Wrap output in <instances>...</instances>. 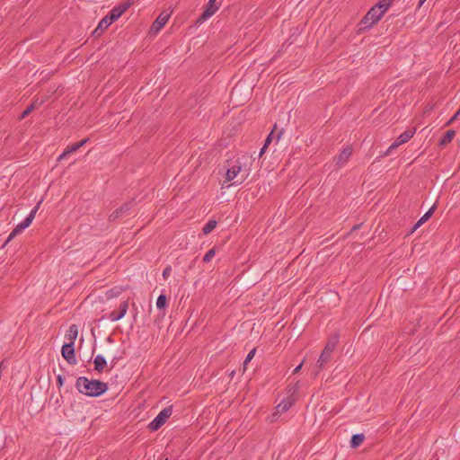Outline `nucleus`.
Listing matches in <instances>:
<instances>
[{
    "label": "nucleus",
    "instance_id": "1",
    "mask_svg": "<svg viewBox=\"0 0 460 460\" xmlns=\"http://www.w3.org/2000/svg\"><path fill=\"white\" fill-rule=\"evenodd\" d=\"M76 390L89 397H98L108 390V385L105 382L97 379H88L85 376H80L75 382Z\"/></svg>",
    "mask_w": 460,
    "mask_h": 460
},
{
    "label": "nucleus",
    "instance_id": "2",
    "mask_svg": "<svg viewBox=\"0 0 460 460\" xmlns=\"http://www.w3.org/2000/svg\"><path fill=\"white\" fill-rule=\"evenodd\" d=\"M382 7V4H376L368 10L358 24L360 26L359 31L371 28L382 18L385 14L384 10L381 9Z\"/></svg>",
    "mask_w": 460,
    "mask_h": 460
},
{
    "label": "nucleus",
    "instance_id": "3",
    "mask_svg": "<svg viewBox=\"0 0 460 460\" xmlns=\"http://www.w3.org/2000/svg\"><path fill=\"white\" fill-rule=\"evenodd\" d=\"M338 342H339V335L338 334H333L332 336H331L328 339V341H327V342H326V344L317 360V366L320 369H322L324 367V365L330 361L332 353L334 351Z\"/></svg>",
    "mask_w": 460,
    "mask_h": 460
},
{
    "label": "nucleus",
    "instance_id": "4",
    "mask_svg": "<svg viewBox=\"0 0 460 460\" xmlns=\"http://www.w3.org/2000/svg\"><path fill=\"white\" fill-rule=\"evenodd\" d=\"M41 204V201H40L34 208L31 211V213L27 216V217L22 221L21 222L20 224H18L13 229V231L10 233V234L8 235L6 241L4 242V243L3 244V247H4L9 242H11L17 234H21L25 228L29 227L31 224V222L33 221V219L35 218V216H36V213L40 208Z\"/></svg>",
    "mask_w": 460,
    "mask_h": 460
},
{
    "label": "nucleus",
    "instance_id": "5",
    "mask_svg": "<svg viewBox=\"0 0 460 460\" xmlns=\"http://www.w3.org/2000/svg\"><path fill=\"white\" fill-rule=\"evenodd\" d=\"M172 414V406L163 409L158 415L148 424L151 431L158 430Z\"/></svg>",
    "mask_w": 460,
    "mask_h": 460
},
{
    "label": "nucleus",
    "instance_id": "6",
    "mask_svg": "<svg viewBox=\"0 0 460 460\" xmlns=\"http://www.w3.org/2000/svg\"><path fill=\"white\" fill-rule=\"evenodd\" d=\"M135 3V0H127L114 6L107 14L110 21L116 22Z\"/></svg>",
    "mask_w": 460,
    "mask_h": 460
},
{
    "label": "nucleus",
    "instance_id": "7",
    "mask_svg": "<svg viewBox=\"0 0 460 460\" xmlns=\"http://www.w3.org/2000/svg\"><path fill=\"white\" fill-rule=\"evenodd\" d=\"M135 204L134 200H130L128 202H125L120 207L116 208L110 216H109V221L114 222L118 220L119 218H121L125 216L129 215L130 209L133 208Z\"/></svg>",
    "mask_w": 460,
    "mask_h": 460
},
{
    "label": "nucleus",
    "instance_id": "8",
    "mask_svg": "<svg viewBox=\"0 0 460 460\" xmlns=\"http://www.w3.org/2000/svg\"><path fill=\"white\" fill-rule=\"evenodd\" d=\"M61 355L68 364L75 365L76 363L75 343L73 341L65 343L61 348Z\"/></svg>",
    "mask_w": 460,
    "mask_h": 460
},
{
    "label": "nucleus",
    "instance_id": "9",
    "mask_svg": "<svg viewBox=\"0 0 460 460\" xmlns=\"http://www.w3.org/2000/svg\"><path fill=\"white\" fill-rule=\"evenodd\" d=\"M217 0H208V4H206V8L204 12L200 14V16L198 18L197 22L201 23L205 22L207 19L211 17L218 9L220 6L219 4H216Z\"/></svg>",
    "mask_w": 460,
    "mask_h": 460
},
{
    "label": "nucleus",
    "instance_id": "10",
    "mask_svg": "<svg viewBox=\"0 0 460 460\" xmlns=\"http://www.w3.org/2000/svg\"><path fill=\"white\" fill-rule=\"evenodd\" d=\"M169 17H170V15L165 12H163L162 13H160L159 16L152 23L150 31L154 33L159 32L161 31V29L168 22Z\"/></svg>",
    "mask_w": 460,
    "mask_h": 460
},
{
    "label": "nucleus",
    "instance_id": "11",
    "mask_svg": "<svg viewBox=\"0 0 460 460\" xmlns=\"http://www.w3.org/2000/svg\"><path fill=\"white\" fill-rule=\"evenodd\" d=\"M415 128H408L402 133L391 145V148H397L399 146L408 142L415 134Z\"/></svg>",
    "mask_w": 460,
    "mask_h": 460
},
{
    "label": "nucleus",
    "instance_id": "12",
    "mask_svg": "<svg viewBox=\"0 0 460 460\" xmlns=\"http://www.w3.org/2000/svg\"><path fill=\"white\" fill-rule=\"evenodd\" d=\"M128 300L126 301H123L120 305H119V311H112L109 314V316L108 318L111 321V322H117V321H119L120 319H122L125 314H127V311H128Z\"/></svg>",
    "mask_w": 460,
    "mask_h": 460
},
{
    "label": "nucleus",
    "instance_id": "13",
    "mask_svg": "<svg viewBox=\"0 0 460 460\" xmlns=\"http://www.w3.org/2000/svg\"><path fill=\"white\" fill-rule=\"evenodd\" d=\"M88 140L89 138H84L79 142L74 143L73 145L67 146L64 150V152L58 156V161L65 159L68 155L77 151L79 148L84 146Z\"/></svg>",
    "mask_w": 460,
    "mask_h": 460
},
{
    "label": "nucleus",
    "instance_id": "14",
    "mask_svg": "<svg viewBox=\"0 0 460 460\" xmlns=\"http://www.w3.org/2000/svg\"><path fill=\"white\" fill-rule=\"evenodd\" d=\"M351 154H352L351 146H348L344 147L337 157L336 164L339 167H341L344 164L347 163V161L350 157Z\"/></svg>",
    "mask_w": 460,
    "mask_h": 460
},
{
    "label": "nucleus",
    "instance_id": "15",
    "mask_svg": "<svg viewBox=\"0 0 460 460\" xmlns=\"http://www.w3.org/2000/svg\"><path fill=\"white\" fill-rule=\"evenodd\" d=\"M242 167L240 164H234L232 167L228 168L226 172V181H230L234 180L237 175L241 172Z\"/></svg>",
    "mask_w": 460,
    "mask_h": 460
},
{
    "label": "nucleus",
    "instance_id": "16",
    "mask_svg": "<svg viewBox=\"0 0 460 460\" xmlns=\"http://www.w3.org/2000/svg\"><path fill=\"white\" fill-rule=\"evenodd\" d=\"M94 370L98 373H102L107 367V361L102 355H97L93 359Z\"/></svg>",
    "mask_w": 460,
    "mask_h": 460
},
{
    "label": "nucleus",
    "instance_id": "17",
    "mask_svg": "<svg viewBox=\"0 0 460 460\" xmlns=\"http://www.w3.org/2000/svg\"><path fill=\"white\" fill-rule=\"evenodd\" d=\"M456 136V131L453 130V129H449L447 130L444 136L441 137L440 141H439V146H447V144H449L452 139L454 138V137Z\"/></svg>",
    "mask_w": 460,
    "mask_h": 460
},
{
    "label": "nucleus",
    "instance_id": "18",
    "mask_svg": "<svg viewBox=\"0 0 460 460\" xmlns=\"http://www.w3.org/2000/svg\"><path fill=\"white\" fill-rule=\"evenodd\" d=\"M364 439H365V436L362 433L352 435V437L350 438V442H349L350 447L352 448L358 447L363 443Z\"/></svg>",
    "mask_w": 460,
    "mask_h": 460
},
{
    "label": "nucleus",
    "instance_id": "19",
    "mask_svg": "<svg viewBox=\"0 0 460 460\" xmlns=\"http://www.w3.org/2000/svg\"><path fill=\"white\" fill-rule=\"evenodd\" d=\"M292 405H293V401L283 400L277 405L276 411H277V413L286 412Z\"/></svg>",
    "mask_w": 460,
    "mask_h": 460
},
{
    "label": "nucleus",
    "instance_id": "20",
    "mask_svg": "<svg viewBox=\"0 0 460 460\" xmlns=\"http://www.w3.org/2000/svg\"><path fill=\"white\" fill-rule=\"evenodd\" d=\"M217 225V222L214 219H210L207 222V224L203 226L202 232L204 234H208L212 232Z\"/></svg>",
    "mask_w": 460,
    "mask_h": 460
},
{
    "label": "nucleus",
    "instance_id": "21",
    "mask_svg": "<svg viewBox=\"0 0 460 460\" xmlns=\"http://www.w3.org/2000/svg\"><path fill=\"white\" fill-rule=\"evenodd\" d=\"M77 335H78V328L75 324H72L68 330V334H67L68 340L70 341H73V343H75V341L77 338Z\"/></svg>",
    "mask_w": 460,
    "mask_h": 460
},
{
    "label": "nucleus",
    "instance_id": "22",
    "mask_svg": "<svg viewBox=\"0 0 460 460\" xmlns=\"http://www.w3.org/2000/svg\"><path fill=\"white\" fill-rule=\"evenodd\" d=\"M167 305V296L164 294H161L156 300V306L158 309H164Z\"/></svg>",
    "mask_w": 460,
    "mask_h": 460
},
{
    "label": "nucleus",
    "instance_id": "23",
    "mask_svg": "<svg viewBox=\"0 0 460 460\" xmlns=\"http://www.w3.org/2000/svg\"><path fill=\"white\" fill-rule=\"evenodd\" d=\"M436 208V205H433L419 220L420 224H424L426 221H428L431 216L433 215Z\"/></svg>",
    "mask_w": 460,
    "mask_h": 460
},
{
    "label": "nucleus",
    "instance_id": "24",
    "mask_svg": "<svg viewBox=\"0 0 460 460\" xmlns=\"http://www.w3.org/2000/svg\"><path fill=\"white\" fill-rule=\"evenodd\" d=\"M436 208V205H433L419 220L420 224H424L426 221H428L431 216L433 215Z\"/></svg>",
    "mask_w": 460,
    "mask_h": 460
},
{
    "label": "nucleus",
    "instance_id": "25",
    "mask_svg": "<svg viewBox=\"0 0 460 460\" xmlns=\"http://www.w3.org/2000/svg\"><path fill=\"white\" fill-rule=\"evenodd\" d=\"M112 23L111 21L109 20L108 16L105 15L99 22L100 30H106L110 27V25Z\"/></svg>",
    "mask_w": 460,
    "mask_h": 460
},
{
    "label": "nucleus",
    "instance_id": "26",
    "mask_svg": "<svg viewBox=\"0 0 460 460\" xmlns=\"http://www.w3.org/2000/svg\"><path fill=\"white\" fill-rule=\"evenodd\" d=\"M215 254H216V250H215V248H212V249L208 250V251L205 253V255H204V257H203V261H204V262H209V261L212 260V258L215 256Z\"/></svg>",
    "mask_w": 460,
    "mask_h": 460
},
{
    "label": "nucleus",
    "instance_id": "27",
    "mask_svg": "<svg viewBox=\"0 0 460 460\" xmlns=\"http://www.w3.org/2000/svg\"><path fill=\"white\" fill-rule=\"evenodd\" d=\"M394 1V0H381L376 4H382L383 7L381 9L385 13Z\"/></svg>",
    "mask_w": 460,
    "mask_h": 460
},
{
    "label": "nucleus",
    "instance_id": "28",
    "mask_svg": "<svg viewBox=\"0 0 460 460\" xmlns=\"http://www.w3.org/2000/svg\"><path fill=\"white\" fill-rule=\"evenodd\" d=\"M33 111V106H28L19 116V119H24L31 112Z\"/></svg>",
    "mask_w": 460,
    "mask_h": 460
},
{
    "label": "nucleus",
    "instance_id": "29",
    "mask_svg": "<svg viewBox=\"0 0 460 460\" xmlns=\"http://www.w3.org/2000/svg\"><path fill=\"white\" fill-rule=\"evenodd\" d=\"M255 352H256V349H252L249 353L248 355L246 356L245 359H244V362H243V366L245 367L252 359V358L254 357L255 355Z\"/></svg>",
    "mask_w": 460,
    "mask_h": 460
},
{
    "label": "nucleus",
    "instance_id": "30",
    "mask_svg": "<svg viewBox=\"0 0 460 460\" xmlns=\"http://www.w3.org/2000/svg\"><path fill=\"white\" fill-rule=\"evenodd\" d=\"M104 32V30H100V26L98 25L95 30L93 31L92 36L95 39L99 38L102 33Z\"/></svg>",
    "mask_w": 460,
    "mask_h": 460
},
{
    "label": "nucleus",
    "instance_id": "31",
    "mask_svg": "<svg viewBox=\"0 0 460 460\" xmlns=\"http://www.w3.org/2000/svg\"><path fill=\"white\" fill-rule=\"evenodd\" d=\"M460 119V108L458 111L455 113V115L447 122L446 126H449L453 121Z\"/></svg>",
    "mask_w": 460,
    "mask_h": 460
},
{
    "label": "nucleus",
    "instance_id": "32",
    "mask_svg": "<svg viewBox=\"0 0 460 460\" xmlns=\"http://www.w3.org/2000/svg\"><path fill=\"white\" fill-rule=\"evenodd\" d=\"M64 381H65V377L62 375H58L57 376V385H58V388L63 386Z\"/></svg>",
    "mask_w": 460,
    "mask_h": 460
},
{
    "label": "nucleus",
    "instance_id": "33",
    "mask_svg": "<svg viewBox=\"0 0 460 460\" xmlns=\"http://www.w3.org/2000/svg\"><path fill=\"white\" fill-rule=\"evenodd\" d=\"M171 272H172V268L171 266H167L164 271H163V277L164 279H167L170 275H171Z\"/></svg>",
    "mask_w": 460,
    "mask_h": 460
},
{
    "label": "nucleus",
    "instance_id": "34",
    "mask_svg": "<svg viewBox=\"0 0 460 460\" xmlns=\"http://www.w3.org/2000/svg\"><path fill=\"white\" fill-rule=\"evenodd\" d=\"M273 133H274V130H272L269 135L268 137H266L265 139V142H264V145L266 146H268L270 145V143L272 141V138H273Z\"/></svg>",
    "mask_w": 460,
    "mask_h": 460
},
{
    "label": "nucleus",
    "instance_id": "35",
    "mask_svg": "<svg viewBox=\"0 0 460 460\" xmlns=\"http://www.w3.org/2000/svg\"><path fill=\"white\" fill-rule=\"evenodd\" d=\"M422 224H420V220L417 221V223L413 226L409 234H412L414 231H416Z\"/></svg>",
    "mask_w": 460,
    "mask_h": 460
},
{
    "label": "nucleus",
    "instance_id": "36",
    "mask_svg": "<svg viewBox=\"0 0 460 460\" xmlns=\"http://www.w3.org/2000/svg\"><path fill=\"white\" fill-rule=\"evenodd\" d=\"M302 366H303V362L300 363L294 370H293V374H297L301 368H302Z\"/></svg>",
    "mask_w": 460,
    "mask_h": 460
},
{
    "label": "nucleus",
    "instance_id": "37",
    "mask_svg": "<svg viewBox=\"0 0 460 460\" xmlns=\"http://www.w3.org/2000/svg\"><path fill=\"white\" fill-rule=\"evenodd\" d=\"M267 147L268 146L263 145V146L261 148V151H260V156H261L263 155V153L266 151Z\"/></svg>",
    "mask_w": 460,
    "mask_h": 460
},
{
    "label": "nucleus",
    "instance_id": "38",
    "mask_svg": "<svg viewBox=\"0 0 460 460\" xmlns=\"http://www.w3.org/2000/svg\"><path fill=\"white\" fill-rule=\"evenodd\" d=\"M394 148H391V146L387 148V150L385 152L384 155H389V154L394 150Z\"/></svg>",
    "mask_w": 460,
    "mask_h": 460
},
{
    "label": "nucleus",
    "instance_id": "39",
    "mask_svg": "<svg viewBox=\"0 0 460 460\" xmlns=\"http://www.w3.org/2000/svg\"><path fill=\"white\" fill-rule=\"evenodd\" d=\"M246 177H247V175H242L240 180H237V182L241 184L242 182H243V181L246 179Z\"/></svg>",
    "mask_w": 460,
    "mask_h": 460
},
{
    "label": "nucleus",
    "instance_id": "40",
    "mask_svg": "<svg viewBox=\"0 0 460 460\" xmlns=\"http://www.w3.org/2000/svg\"><path fill=\"white\" fill-rule=\"evenodd\" d=\"M361 226V224L356 225L353 226L352 231L358 229Z\"/></svg>",
    "mask_w": 460,
    "mask_h": 460
},
{
    "label": "nucleus",
    "instance_id": "41",
    "mask_svg": "<svg viewBox=\"0 0 460 460\" xmlns=\"http://www.w3.org/2000/svg\"><path fill=\"white\" fill-rule=\"evenodd\" d=\"M427 0H420L419 1V7H420Z\"/></svg>",
    "mask_w": 460,
    "mask_h": 460
},
{
    "label": "nucleus",
    "instance_id": "42",
    "mask_svg": "<svg viewBox=\"0 0 460 460\" xmlns=\"http://www.w3.org/2000/svg\"><path fill=\"white\" fill-rule=\"evenodd\" d=\"M30 106H33V110L37 107V102H33Z\"/></svg>",
    "mask_w": 460,
    "mask_h": 460
},
{
    "label": "nucleus",
    "instance_id": "43",
    "mask_svg": "<svg viewBox=\"0 0 460 460\" xmlns=\"http://www.w3.org/2000/svg\"><path fill=\"white\" fill-rule=\"evenodd\" d=\"M282 129L279 132L278 136H277V139L279 140L281 137V134H282Z\"/></svg>",
    "mask_w": 460,
    "mask_h": 460
},
{
    "label": "nucleus",
    "instance_id": "44",
    "mask_svg": "<svg viewBox=\"0 0 460 460\" xmlns=\"http://www.w3.org/2000/svg\"><path fill=\"white\" fill-rule=\"evenodd\" d=\"M110 292L111 293V296H116V295H117V293L115 294V292H113V289H111V291H110Z\"/></svg>",
    "mask_w": 460,
    "mask_h": 460
},
{
    "label": "nucleus",
    "instance_id": "45",
    "mask_svg": "<svg viewBox=\"0 0 460 460\" xmlns=\"http://www.w3.org/2000/svg\"><path fill=\"white\" fill-rule=\"evenodd\" d=\"M110 292L111 293V296H116V295H117V293L115 294V292H113V289H111V291H110Z\"/></svg>",
    "mask_w": 460,
    "mask_h": 460
},
{
    "label": "nucleus",
    "instance_id": "46",
    "mask_svg": "<svg viewBox=\"0 0 460 460\" xmlns=\"http://www.w3.org/2000/svg\"><path fill=\"white\" fill-rule=\"evenodd\" d=\"M3 366H4V360L0 362V372L2 371Z\"/></svg>",
    "mask_w": 460,
    "mask_h": 460
},
{
    "label": "nucleus",
    "instance_id": "47",
    "mask_svg": "<svg viewBox=\"0 0 460 460\" xmlns=\"http://www.w3.org/2000/svg\"><path fill=\"white\" fill-rule=\"evenodd\" d=\"M165 460H169L168 458H166Z\"/></svg>",
    "mask_w": 460,
    "mask_h": 460
}]
</instances>
